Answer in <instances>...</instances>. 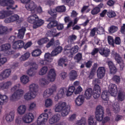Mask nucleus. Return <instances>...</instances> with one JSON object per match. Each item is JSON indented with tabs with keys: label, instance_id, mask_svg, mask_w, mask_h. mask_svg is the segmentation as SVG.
Here are the masks:
<instances>
[{
	"label": "nucleus",
	"instance_id": "nucleus-1",
	"mask_svg": "<svg viewBox=\"0 0 125 125\" xmlns=\"http://www.w3.org/2000/svg\"><path fill=\"white\" fill-rule=\"evenodd\" d=\"M93 83H95L93 90L91 88H88L86 89L84 93L85 98L87 100L90 99L91 96L93 94V96L95 99H97L100 97L101 94V89H100V86L96 83H99V79H96L93 81Z\"/></svg>",
	"mask_w": 125,
	"mask_h": 125
},
{
	"label": "nucleus",
	"instance_id": "nucleus-2",
	"mask_svg": "<svg viewBox=\"0 0 125 125\" xmlns=\"http://www.w3.org/2000/svg\"><path fill=\"white\" fill-rule=\"evenodd\" d=\"M55 111L57 113L61 112L62 117H66L70 112V107L67 106L66 102H59L55 106Z\"/></svg>",
	"mask_w": 125,
	"mask_h": 125
},
{
	"label": "nucleus",
	"instance_id": "nucleus-3",
	"mask_svg": "<svg viewBox=\"0 0 125 125\" xmlns=\"http://www.w3.org/2000/svg\"><path fill=\"white\" fill-rule=\"evenodd\" d=\"M56 79V72L54 69H51L49 71L46 79L42 78L40 79V84L44 86L46 84H48L49 83L54 82Z\"/></svg>",
	"mask_w": 125,
	"mask_h": 125
},
{
	"label": "nucleus",
	"instance_id": "nucleus-4",
	"mask_svg": "<svg viewBox=\"0 0 125 125\" xmlns=\"http://www.w3.org/2000/svg\"><path fill=\"white\" fill-rule=\"evenodd\" d=\"M27 21L29 23L33 24V29H37L39 27H41L42 25L44 23V21L42 19H39V17L36 14L31 15L27 19Z\"/></svg>",
	"mask_w": 125,
	"mask_h": 125
},
{
	"label": "nucleus",
	"instance_id": "nucleus-5",
	"mask_svg": "<svg viewBox=\"0 0 125 125\" xmlns=\"http://www.w3.org/2000/svg\"><path fill=\"white\" fill-rule=\"evenodd\" d=\"M19 86H20V84L19 83L11 88V91L15 92L10 98L11 101H17L24 94V91L22 89H19Z\"/></svg>",
	"mask_w": 125,
	"mask_h": 125
},
{
	"label": "nucleus",
	"instance_id": "nucleus-6",
	"mask_svg": "<svg viewBox=\"0 0 125 125\" xmlns=\"http://www.w3.org/2000/svg\"><path fill=\"white\" fill-rule=\"evenodd\" d=\"M0 5L1 6H7L6 9L15 10L18 5H15V2L13 0H0Z\"/></svg>",
	"mask_w": 125,
	"mask_h": 125
},
{
	"label": "nucleus",
	"instance_id": "nucleus-7",
	"mask_svg": "<svg viewBox=\"0 0 125 125\" xmlns=\"http://www.w3.org/2000/svg\"><path fill=\"white\" fill-rule=\"evenodd\" d=\"M55 11H56V10H55V9H51L48 11V13L50 14L51 16H52L51 17L49 18L47 20V21L48 22H50L49 24H48V27L51 26V24H54L55 26H56V25H57L56 21V17H57V13H56Z\"/></svg>",
	"mask_w": 125,
	"mask_h": 125
},
{
	"label": "nucleus",
	"instance_id": "nucleus-8",
	"mask_svg": "<svg viewBox=\"0 0 125 125\" xmlns=\"http://www.w3.org/2000/svg\"><path fill=\"white\" fill-rule=\"evenodd\" d=\"M48 110L45 109L44 110V113L41 114L37 119V125H45V123L47 122L48 120V114L46 113Z\"/></svg>",
	"mask_w": 125,
	"mask_h": 125
},
{
	"label": "nucleus",
	"instance_id": "nucleus-9",
	"mask_svg": "<svg viewBox=\"0 0 125 125\" xmlns=\"http://www.w3.org/2000/svg\"><path fill=\"white\" fill-rule=\"evenodd\" d=\"M95 117L98 122H101L104 118V108L101 105H98L96 107Z\"/></svg>",
	"mask_w": 125,
	"mask_h": 125
},
{
	"label": "nucleus",
	"instance_id": "nucleus-10",
	"mask_svg": "<svg viewBox=\"0 0 125 125\" xmlns=\"http://www.w3.org/2000/svg\"><path fill=\"white\" fill-rule=\"evenodd\" d=\"M114 56L116 63L119 65L120 70L123 71L124 68H125V63L124 62L123 57L120 54H118V53H115L114 54Z\"/></svg>",
	"mask_w": 125,
	"mask_h": 125
},
{
	"label": "nucleus",
	"instance_id": "nucleus-11",
	"mask_svg": "<svg viewBox=\"0 0 125 125\" xmlns=\"http://www.w3.org/2000/svg\"><path fill=\"white\" fill-rule=\"evenodd\" d=\"M57 87H56V85H53L50 88L47 89L45 90L43 94V97L44 98H48L49 96L52 95V94L54 91H56Z\"/></svg>",
	"mask_w": 125,
	"mask_h": 125
},
{
	"label": "nucleus",
	"instance_id": "nucleus-12",
	"mask_svg": "<svg viewBox=\"0 0 125 125\" xmlns=\"http://www.w3.org/2000/svg\"><path fill=\"white\" fill-rule=\"evenodd\" d=\"M25 8H26L28 11H31V13H36L37 4H36L35 2L31 1L25 4Z\"/></svg>",
	"mask_w": 125,
	"mask_h": 125
},
{
	"label": "nucleus",
	"instance_id": "nucleus-13",
	"mask_svg": "<svg viewBox=\"0 0 125 125\" xmlns=\"http://www.w3.org/2000/svg\"><path fill=\"white\" fill-rule=\"evenodd\" d=\"M39 68V65L37 64V63L33 62L32 64V67L28 70L27 72V75L29 76V77H33V76H35L36 75V73H37V70Z\"/></svg>",
	"mask_w": 125,
	"mask_h": 125
},
{
	"label": "nucleus",
	"instance_id": "nucleus-14",
	"mask_svg": "<svg viewBox=\"0 0 125 125\" xmlns=\"http://www.w3.org/2000/svg\"><path fill=\"white\" fill-rule=\"evenodd\" d=\"M58 54V52L56 51V50L55 49H54L52 52L51 54L46 53L44 55V58L46 61L47 62H52V60H53V59L52 58V56H56Z\"/></svg>",
	"mask_w": 125,
	"mask_h": 125
},
{
	"label": "nucleus",
	"instance_id": "nucleus-15",
	"mask_svg": "<svg viewBox=\"0 0 125 125\" xmlns=\"http://www.w3.org/2000/svg\"><path fill=\"white\" fill-rule=\"evenodd\" d=\"M25 43L22 40H17L12 44L13 49H20L23 48Z\"/></svg>",
	"mask_w": 125,
	"mask_h": 125
},
{
	"label": "nucleus",
	"instance_id": "nucleus-16",
	"mask_svg": "<svg viewBox=\"0 0 125 125\" xmlns=\"http://www.w3.org/2000/svg\"><path fill=\"white\" fill-rule=\"evenodd\" d=\"M99 53L103 57H108L110 55L111 52L110 51V49L106 47H102L99 48Z\"/></svg>",
	"mask_w": 125,
	"mask_h": 125
},
{
	"label": "nucleus",
	"instance_id": "nucleus-17",
	"mask_svg": "<svg viewBox=\"0 0 125 125\" xmlns=\"http://www.w3.org/2000/svg\"><path fill=\"white\" fill-rule=\"evenodd\" d=\"M34 115L32 113L24 115L22 117V121L25 124H30L34 121Z\"/></svg>",
	"mask_w": 125,
	"mask_h": 125
},
{
	"label": "nucleus",
	"instance_id": "nucleus-18",
	"mask_svg": "<svg viewBox=\"0 0 125 125\" xmlns=\"http://www.w3.org/2000/svg\"><path fill=\"white\" fill-rule=\"evenodd\" d=\"M11 74V69H5L0 74V81H2L5 79H7Z\"/></svg>",
	"mask_w": 125,
	"mask_h": 125
},
{
	"label": "nucleus",
	"instance_id": "nucleus-19",
	"mask_svg": "<svg viewBox=\"0 0 125 125\" xmlns=\"http://www.w3.org/2000/svg\"><path fill=\"white\" fill-rule=\"evenodd\" d=\"M65 90H67V89L62 88L59 90L58 94L55 97V101H58L59 99H61L63 97V95L65 94Z\"/></svg>",
	"mask_w": 125,
	"mask_h": 125
},
{
	"label": "nucleus",
	"instance_id": "nucleus-20",
	"mask_svg": "<svg viewBox=\"0 0 125 125\" xmlns=\"http://www.w3.org/2000/svg\"><path fill=\"white\" fill-rule=\"evenodd\" d=\"M107 64L111 74H116V73H117V71H118V69H117V67H116L114 62L111 61H109L107 62Z\"/></svg>",
	"mask_w": 125,
	"mask_h": 125
},
{
	"label": "nucleus",
	"instance_id": "nucleus-21",
	"mask_svg": "<svg viewBox=\"0 0 125 125\" xmlns=\"http://www.w3.org/2000/svg\"><path fill=\"white\" fill-rule=\"evenodd\" d=\"M112 96H115L118 93V87L115 84H112L108 90Z\"/></svg>",
	"mask_w": 125,
	"mask_h": 125
},
{
	"label": "nucleus",
	"instance_id": "nucleus-22",
	"mask_svg": "<svg viewBox=\"0 0 125 125\" xmlns=\"http://www.w3.org/2000/svg\"><path fill=\"white\" fill-rule=\"evenodd\" d=\"M106 70L104 67H99L97 70V76L99 79H103L105 76Z\"/></svg>",
	"mask_w": 125,
	"mask_h": 125
},
{
	"label": "nucleus",
	"instance_id": "nucleus-23",
	"mask_svg": "<svg viewBox=\"0 0 125 125\" xmlns=\"http://www.w3.org/2000/svg\"><path fill=\"white\" fill-rule=\"evenodd\" d=\"M13 14V11H1L0 12V19H4L8 16H10Z\"/></svg>",
	"mask_w": 125,
	"mask_h": 125
},
{
	"label": "nucleus",
	"instance_id": "nucleus-24",
	"mask_svg": "<svg viewBox=\"0 0 125 125\" xmlns=\"http://www.w3.org/2000/svg\"><path fill=\"white\" fill-rule=\"evenodd\" d=\"M104 5L103 3H100L97 6L94 7L91 12V13L92 15H96V14H98L101 11V8L103 7Z\"/></svg>",
	"mask_w": 125,
	"mask_h": 125
},
{
	"label": "nucleus",
	"instance_id": "nucleus-25",
	"mask_svg": "<svg viewBox=\"0 0 125 125\" xmlns=\"http://www.w3.org/2000/svg\"><path fill=\"white\" fill-rule=\"evenodd\" d=\"M19 19V16L18 15H14L10 17L9 18H7L5 19L4 22L5 23H11V22H15V21H17Z\"/></svg>",
	"mask_w": 125,
	"mask_h": 125
},
{
	"label": "nucleus",
	"instance_id": "nucleus-26",
	"mask_svg": "<svg viewBox=\"0 0 125 125\" xmlns=\"http://www.w3.org/2000/svg\"><path fill=\"white\" fill-rule=\"evenodd\" d=\"M12 83L10 81H7L5 83H0V90H4V89H8L9 86L12 85Z\"/></svg>",
	"mask_w": 125,
	"mask_h": 125
},
{
	"label": "nucleus",
	"instance_id": "nucleus-27",
	"mask_svg": "<svg viewBox=\"0 0 125 125\" xmlns=\"http://www.w3.org/2000/svg\"><path fill=\"white\" fill-rule=\"evenodd\" d=\"M60 120V115L59 114H55L49 120V123L50 125H54Z\"/></svg>",
	"mask_w": 125,
	"mask_h": 125
},
{
	"label": "nucleus",
	"instance_id": "nucleus-28",
	"mask_svg": "<svg viewBox=\"0 0 125 125\" xmlns=\"http://www.w3.org/2000/svg\"><path fill=\"white\" fill-rule=\"evenodd\" d=\"M5 118L6 121L8 123H10L12 122V121L14 120V112L11 111L9 113H6L5 115Z\"/></svg>",
	"mask_w": 125,
	"mask_h": 125
},
{
	"label": "nucleus",
	"instance_id": "nucleus-29",
	"mask_svg": "<svg viewBox=\"0 0 125 125\" xmlns=\"http://www.w3.org/2000/svg\"><path fill=\"white\" fill-rule=\"evenodd\" d=\"M37 94L33 92H29L25 93L24 96V98L25 100H31V99H34L36 97Z\"/></svg>",
	"mask_w": 125,
	"mask_h": 125
},
{
	"label": "nucleus",
	"instance_id": "nucleus-30",
	"mask_svg": "<svg viewBox=\"0 0 125 125\" xmlns=\"http://www.w3.org/2000/svg\"><path fill=\"white\" fill-rule=\"evenodd\" d=\"M84 101V98L83 95H79L77 97L75 100L76 105L77 106H81V105H83V103Z\"/></svg>",
	"mask_w": 125,
	"mask_h": 125
},
{
	"label": "nucleus",
	"instance_id": "nucleus-31",
	"mask_svg": "<svg viewBox=\"0 0 125 125\" xmlns=\"http://www.w3.org/2000/svg\"><path fill=\"white\" fill-rule=\"evenodd\" d=\"M26 27H21V29L19 30L17 38L18 39H24V36H25V33H26Z\"/></svg>",
	"mask_w": 125,
	"mask_h": 125
},
{
	"label": "nucleus",
	"instance_id": "nucleus-32",
	"mask_svg": "<svg viewBox=\"0 0 125 125\" xmlns=\"http://www.w3.org/2000/svg\"><path fill=\"white\" fill-rule=\"evenodd\" d=\"M69 78L70 81H75L78 78V73L75 70H71L69 73Z\"/></svg>",
	"mask_w": 125,
	"mask_h": 125
},
{
	"label": "nucleus",
	"instance_id": "nucleus-33",
	"mask_svg": "<svg viewBox=\"0 0 125 125\" xmlns=\"http://www.w3.org/2000/svg\"><path fill=\"white\" fill-rule=\"evenodd\" d=\"M39 86L35 83H32L29 85V89L30 92H33L35 94H37L38 92V88Z\"/></svg>",
	"mask_w": 125,
	"mask_h": 125
},
{
	"label": "nucleus",
	"instance_id": "nucleus-34",
	"mask_svg": "<svg viewBox=\"0 0 125 125\" xmlns=\"http://www.w3.org/2000/svg\"><path fill=\"white\" fill-rule=\"evenodd\" d=\"M57 25H55L54 24L51 23V25L48 26V24L47 25V28L50 29V28H52L53 27H57V30L59 31H61V30H63V28H64V26L62 24H58V22L56 21Z\"/></svg>",
	"mask_w": 125,
	"mask_h": 125
},
{
	"label": "nucleus",
	"instance_id": "nucleus-35",
	"mask_svg": "<svg viewBox=\"0 0 125 125\" xmlns=\"http://www.w3.org/2000/svg\"><path fill=\"white\" fill-rule=\"evenodd\" d=\"M76 40L77 36L73 34L72 35L68 36L67 38V42H68V43H70V44H73V43L75 42V41H76Z\"/></svg>",
	"mask_w": 125,
	"mask_h": 125
},
{
	"label": "nucleus",
	"instance_id": "nucleus-36",
	"mask_svg": "<svg viewBox=\"0 0 125 125\" xmlns=\"http://www.w3.org/2000/svg\"><path fill=\"white\" fill-rule=\"evenodd\" d=\"M25 112H26V106L24 105H20L18 108V112L20 115H23L25 114Z\"/></svg>",
	"mask_w": 125,
	"mask_h": 125
},
{
	"label": "nucleus",
	"instance_id": "nucleus-37",
	"mask_svg": "<svg viewBox=\"0 0 125 125\" xmlns=\"http://www.w3.org/2000/svg\"><path fill=\"white\" fill-rule=\"evenodd\" d=\"M11 48V45L9 43H6L2 44L0 46V48L2 51H8Z\"/></svg>",
	"mask_w": 125,
	"mask_h": 125
},
{
	"label": "nucleus",
	"instance_id": "nucleus-38",
	"mask_svg": "<svg viewBox=\"0 0 125 125\" xmlns=\"http://www.w3.org/2000/svg\"><path fill=\"white\" fill-rule=\"evenodd\" d=\"M8 99L7 96L1 95L0 94V105H3L5 102H6Z\"/></svg>",
	"mask_w": 125,
	"mask_h": 125
},
{
	"label": "nucleus",
	"instance_id": "nucleus-39",
	"mask_svg": "<svg viewBox=\"0 0 125 125\" xmlns=\"http://www.w3.org/2000/svg\"><path fill=\"white\" fill-rule=\"evenodd\" d=\"M62 3L67 4L69 6H74V3L76 2L75 0H62Z\"/></svg>",
	"mask_w": 125,
	"mask_h": 125
},
{
	"label": "nucleus",
	"instance_id": "nucleus-40",
	"mask_svg": "<svg viewBox=\"0 0 125 125\" xmlns=\"http://www.w3.org/2000/svg\"><path fill=\"white\" fill-rule=\"evenodd\" d=\"M101 97L103 100L107 101L108 100V97H109V92L107 90L103 91L101 95Z\"/></svg>",
	"mask_w": 125,
	"mask_h": 125
},
{
	"label": "nucleus",
	"instance_id": "nucleus-41",
	"mask_svg": "<svg viewBox=\"0 0 125 125\" xmlns=\"http://www.w3.org/2000/svg\"><path fill=\"white\" fill-rule=\"evenodd\" d=\"M75 90H76V87L74 86H70L69 87L67 93L66 95L67 96H71L72 94H73V93L75 92Z\"/></svg>",
	"mask_w": 125,
	"mask_h": 125
},
{
	"label": "nucleus",
	"instance_id": "nucleus-42",
	"mask_svg": "<svg viewBox=\"0 0 125 125\" xmlns=\"http://www.w3.org/2000/svg\"><path fill=\"white\" fill-rule=\"evenodd\" d=\"M8 33V28L6 26H0V35H6Z\"/></svg>",
	"mask_w": 125,
	"mask_h": 125
},
{
	"label": "nucleus",
	"instance_id": "nucleus-43",
	"mask_svg": "<svg viewBox=\"0 0 125 125\" xmlns=\"http://www.w3.org/2000/svg\"><path fill=\"white\" fill-rule=\"evenodd\" d=\"M48 42H49V39L47 37H45L39 40L38 41V44L39 45H42V44H44V43H47Z\"/></svg>",
	"mask_w": 125,
	"mask_h": 125
},
{
	"label": "nucleus",
	"instance_id": "nucleus-44",
	"mask_svg": "<svg viewBox=\"0 0 125 125\" xmlns=\"http://www.w3.org/2000/svg\"><path fill=\"white\" fill-rule=\"evenodd\" d=\"M67 61L68 60L67 59L62 58L59 61L58 65L59 66H61V67H63V66L66 67V66H67L66 62H67Z\"/></svg>",
	"mask_w": 125,
	"mask_h": 125
},
{
	"label": "nucleus",
	"instance_id": "nucleus-45",
	"mask_svg": "<svg viewBox=\"0 0 125 125\" xmlns=\"http://www.w3.org/2000/svg\"><path fill=\"white\" fill-rule=\"evenodd\" d=\"M107 42L109 45H111L112 47H115V40L113 37L109 36L107 37Z\"/></svg>",
	"mask_w": 125,
	"mask_h": 125
},
{
	"label": "nucleus",
	"instance_id": "nucleus-46",
	"mask_svg": "<svg viewBox=\"0 0 125 125\" xmlns=\"http://www.w3.org/2000/svg\"><path fill=\"white\" fill-rule=\"evenodd\" d=\"M29 57L30 53L29 52H27L20 58V61H25V60H27V59H28V58Z\"/></svg>",
	"mask_w": 125,
	"mask_h": 125
},
{
	"label": "nucleus",
	"instance_id": "nucleus-47",
	"mask_svg": "<svg viewBox=\"0 0 125 125\" xmlns=\"http://www.w3.org/2000/svg\"><path fill=\"white\" fill-rule=\"evenodd\" d=\"M29 77L27 75H23L21 78V82L24 84H26V83H29Z\"/></svg>",
	"mask_w": 125,
	"mask_h": 125
},
{
	"label": "nucleus",
	"instance_id": "nucleus-48",
	"mask_svg": "<svg viewBox=\"0 0 125 125\" xmlns=\"http://www.w3.org/2000/svg\"><path fill=\"white\" fill-rule=\"evenodd\" d=\"M47 66H43L39 72V75L40 76H43V75H45L47 72Z\"/></svg>",
	"mask_w": 125,
	"mask_h": 125
},
{
	"label": "nucleus",
	"instance_id": "nucleus-49",
	"mask_svg": "<svg viewBox=\"0 0 125 125\" xmlns=\"http://www.w3.org/2000/svg\"><path fill=\"white\" fill-rule=\"evenodd\" d=\"M41 54H42V50L39 49L34 50L32 52V55L34 57H38V56H40Z\"/></svg>",
	"mask_w": 125,
	"mask_h": 125
},
{
	"label": "nucleus",
	"instance_id": "nucleus-50",
	"mask_svg": "<svg viewBox=\"0 0 125 125\" xmlns=\"http://www.w3.org/2000/svg\"><path fill=\"white\" fill-rule=\"evenodd\" d=\"M57 12H65L66 11V7L64 5L59 6L55 8Z\"/></svg>",
	"mask_w": 125,
	"mask_h": 125
},
{
	"label": "nucleus",
	"instance_id": "nucleus-51",
	"mask_svg": "<svg viewBox=\"0 0 125 125\" xmlns=\"http://www.w3.org/2000/svg\"><path fill=\"white\" fill-rule=\"evenodd\" d=\"M118 30H119V28L118 27L115 25H112L108 29V32L110 34H114V33H116V32H117Z\"/></svg>",
	"mask_w": 125,
	"mask_h": 125
},
{
	"label": "nucleus",
	"instance_id": "nucleus-52",
	"mask_svg": "<svg viewBox=\"0 0 125 125\" xmlns=\"http://www.w3.org/2000/svg\"><path fill=\"white\" fill-rule=\"evenodd\" d=\"M112 81L117 83V84H119L120 83H121V77L120 76L114 75L112 78Z\"/></svg>",
	"mask_w": 125,
	"mask_h": 125
},
{
	"label": "nucleus",
	"instance_id": "nucleus-53",
	"mask_svg": "<svg viewBox=\"0 0 125 125\" xmlns=\"http://www.w3.org/2000/svg\"><path fill=\"white\" fill-rule=\"evenodd\" d=\"M107 16L109 18H114V17H116V16H117V15L115 11L110 10L107 11Z\"/></svg>",
	"mask_w": 125,
	"mask_h": 125
},
{
	"label": "nucleus",
	"instance_id": "nucleus-54",
	"mask_svg": "<svg viewBox=\"0 0 125 125\" xmlns=\"http://www.w3.org/2000/svg\"><path fill=\"white\" fill-rule=\"evenodd\" d=\"M83 59V55H82V53H79L77 54L76 55V56L74 57V59L77 63H79L80 61Z\"/></svg>",
	"mask_w": 125,
	"mask_h": 125
},
{
	"label": "nucleus",
	"instance_id": "nucleus-55",
	"mask_svg": "<svg viewBox=\"0 0 125 125\" xmlns=\"http://www.w3.org/2000/svg\"><path fill=\"white\" fill-rule=\"evenodd\" d=\"M78 51H79V46L78 45H75L71 48V49L70 50V53L71 54V55H73V54L77 53Z\"/></svg>",
	"mask_w": 125,
	"mask_h": 125
},
{
	"label": "nucleus",
	"instance_id": "nucleus-56",
	"mask_svg": "<svg viewBox=\"0 0 125 125\" xmlns=\"http://www.w3.org/2000/svg\"><path fill=\"white\" fill-rule=\"evenodd\" d=\"M125 94L124 92H120L118 93V100L119 101H124L125 100Z\"/></svg>",
	"mask_w": 125,
	"mask_h": 125
},
{
	"label": "nucleus",
	"instance_id": "nucleus-57",
	"mask_svg": "<svg viewBox=\"0 0 125 125\" xmlns=\"http://www.w3.org/2000/svg\"><path fill=\"white\" fill-rule=\"evenodd\" d=\"M88 123L89 125H97L96 121L94 120V119L91 116L89 117L88 120Z\"/></svg>",
	"mask_w": 125,
	"mask_h": 125
},
{
	"label": "nucleus",
	"instance_id": "nucleus-58",
	"mask_svg": "<svg viewBox=\"0 0 125 125\" xmlns=\"http://www.w3.org/2000/svg\"><path fill=\"white\" fill-rule=\"evenodd\" d=\"M54 43H55L54 38H52L50 41L46 44V47H47V48H49L50 46H53Z\"/></svg>",
	"mask_w": 125,
	"mask_h": 125
},
{
	"label": "nucleus",
	"instance_id": "nucleus-59",
	"mask_svg": "<svg viewBox=\"0 0 125 125\" xmlns=\"http://www.w3.org/2000/svg\"><path fill=\"white\" fill-rule=\"evenodd\" d=\"M48 33L50 36H55L57 33L56 28H54V27H50V31H48Z\"/></svg>",
	"mask_w": 125,
	"mask_h": 125
},
{
	"label": "nucleus",
	"instance_id": "nucleus-60",
	"mask_svg": "<svg viewBox=\"0 0 125 125\" xmlns=\"http://www.w3.org/2000/svg\"><path fill=\"white\" fill-rule=\"evenodd\" d=\"M45 105L46 107H49L52 105V100L50 99H48L45 101Z\"/></svg>",
	"mask_w": 125,
	"mask_h": 125
},
{
	"label": "nucleus",
	"instance_id": "nucleus-61",
	"mask_svg": "<svg viewBox=\"0 0 125 125\" xmlns=\"http://www.w3.org/2000/svg\"><path fill=\"white\" fill-rule=\"evenodd\" d=\"M114 43L118 45L121 44V43H122V40H121V38L116 37L114 40Z\"/></svg>",
	"mask_w": 125,
	"mask_h": 125
},
{
	"label": "nucleus",
	"instance_id": "nucleus-62",
	"mask_svg": "<svg viewBox=\"0 0 125 125\" xmlns=\"http://www.w3.org/2000/svg\"><path fill=\"white\" fill-rule=\"evenodd\" d=\"M22 121H23V118L21 117H18L15 120L16 123L17 125H21L22 123Z\"/></svg>",
	"mask_w": 125,
	"mask_h": 125
},
{
	"label": "nucleus",
	"instance_id": "nucleus-63",
	"mask_svg": "<svg viewBox=\"0 0 125 125\" xmlns=\"http://www.w3.org/2000/svg\"><path fill=\"white\" fill-rule=\"evenodd\" d=\"M98 52H99V48H94L91 52V55L94 56Z\"/></svg>",
	"mask_w": 125,
	"mask_h": 125
},
{
	"label": "nucleus",
	"instance_id": "nucleus-64",
	"mask_svg": "<svg viewBox=\"0 0 125 125\" xmlns=\"http://www.w3.org/2000/svg\"><path fill=\"white\" fill-rule=\"evenodd\" d=\"M106 14L107 15H108V10L104 9L100 14V17H105Z\"/></svg>",
	"mask_w": 125,
	"mask_h": 125
}]
</instances>
